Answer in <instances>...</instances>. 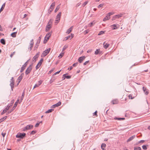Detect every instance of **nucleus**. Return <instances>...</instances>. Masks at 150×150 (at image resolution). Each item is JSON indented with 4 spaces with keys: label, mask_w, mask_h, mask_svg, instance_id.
I'll list each match as a JSON object with an SVG mask.
<instances>
[{
    "label": "nucleus",
    "mask_w": 150,
    "mask_h": 150,
    "mask_svg": "<svg viewBox=\"0 0 150 150\" xmlns=\"http://www.w3.org/2000/svg\"><path fill=\"white\" fill-rule=\"evenodd\" d=\"M42 81L41 80L39 81L38 83H37L35 84V86H34L33 89L35 88L38 87L42 83Z\"/></svg>",
    "instance_id": "16"
},
{
    "label": "nucleus",
    "mask_w": 150,
    "mask_h": 150,
    "mask_svg": "<svg viewBox=\"0 0 150 150\" xmlns=\"http://www.w3.org/2000/svg\"><path fill=\"white\" fill-rule=\"evenodd\" d=\"M89 62V61H87L83 63V65H85Z\"/></svg>",
    "instance_id": "60"
},
{
    "label": "nucleus",
    "mask_w": 150,
    "mask_h": 150,
    "mask_svg": "<svg viewBox=\"0 0 150 150\" xmlns=\"http://www.w3.org/2000/svg\"><path fill=\"white\" fill-rule=\"evenodd\" d=\"M110 18V17H108V16L107 15L103 19V21H106L109 20Z\"/></svg>",
    "instance_id": "34"
},
{
    "label": "nucleus",
    "mask_w": 150,
    "mask_h": 150,
    "mask_svg": "<svg viewBox=\"0 0 150 150\" xmlns=\"http://www.w3.org/2000/svg\"><path fill=\"white\" fill-rule=\"evenodd\" d=\"M61 104V102L59 101L56 104L53 105L51 107V108H54L56 107H57L60 106Z\"/></svg>",
    "instance_id": "11"
},
{
    "label": "nucleus",
    "mask_w": 150,
    "mask_h": 150,
    "mask_svg": "<svg viewBox=\"0 0 150 150\" xmlns=\"http://www.w3.org/2000/svg\"><path fill=\"white\" fill-rule=\"evenodd\" d=\"M131 137H129V139H128L127 140V142H129L130 141H131Z\"/></svg>",
    "instance_id": "62"
},
{
    "label": "nucleus",
    "mask_w": 150,
    "mask_h": 150,
    "mask_svg": "<svg viewBox=\"0 0 150 150\" xmlns=\"http://www.w3.org/2000/svg\"><path fill=\"white\" fill-rule=\"evenodd\" d=\"M17 32H14L11 34V36L13 38L16 37V34Z\"/></svg>",
    "instance_id": "32"
},
{
    "label": "nucleus",
    "mask_w": 150,
    "mask_h": 150,
    "mask_svg": "<svg viewBox=\"0 0 150 150\" xmlns=\"http://www.w3.org/2000/svg\"><path fill=\"white\" fill-rule=\"evenodd\" d=\"M41 38V35L39 37L38 39L37 40V42L36 43V44L35 45L34 47V49L35 50H36L38 48V44H39V43L40 41Z\"/></svg>",
    "instance_id": "6"
},
{
    "label": "nucleus",
    "mask_w": 150,
    "mask_h": 150,
    "mask_svg": "<svg viewBox=\"0 0 150 150\" xmlns=\"http://www.w3.org/2000/svg\"><path fill=\"white\" fill-rule=\"evenodd\" d=\"M100 51V49H98L96 50L95 52V54H99Z\"/></svg>",
    "instance_id": "38"
},
{
    "label": "nucleus",
    "mask_w": 150,
    "mask_h": 150,
    "mask_svg": "<svg viewBox=\"0 0 150 150\" xmlns=\"http://www.w3.org/2000/svg\"><path fill=\"white\" fill-rule=\"evenodd\" d=\"M64 54V53H61L58 56V57H60V58H61L63 56V55Z\"/></svg>",
    "instance_id": "47"
},
{
    "label": "nucleus",
    "mask_w": 150,
    "mask_h": 150,
    "mask_svg": "<svg viewBox=\"0 0 150 150\" xmlns=\"http://www.w3.org/2000/svg\"><path fill=\"white\" fill-rule=\"evenodd\" d=\"M43 61V58H42L40 60V61L38 63V64H37V65L36 66V69H38L40 67V66L42 64V62Z\"/></svg>",
    "instance_id": "9"
},
{
    "label": "nucleus",
    "mask_w": 150,
    "mask_h": 150,
    "mask_svg": "<svg viewBox=\"0 0 150 150\" xmlns=\"http://www.w3.org/2000/svg\"><path fill=\"white\" fill-rule=\"evenodd\" d=\"M50 48H49L43 51L42 53V55H43V57H45L49 53L50 51Z\"/></svg>",
    "instance_id": "8"
},
{
    "label": "nucleus",
    "mask_w": 150,
    "mask_h": 150,
    "mask_svg": "<svg viewBox=\"0 0 150 150\" xmlns=\"http://www.w3.org/2000/svg\"><path fill=\"white\" fill-rule=\"evenodd\" d=\"M25 135L26 134L24 133H18L17 134L16 137L17 138H20L21 139H23L24 137H25Z\"/></svg>",
    "instance_id": "3"
},
{
    "label": "nucleus",
    "mask_w": 150,
    "mask_h": 150,
    "mask_svg": "<svg viewBox=\"0 0 150 150\" xmlns=\"http://www.w3.org/2000/svg\"><path fill=\"white\" fill-rule=\"evenodd\" d=\"M63 77H64V79H64L65 78H66L67 79H69L71 77V76H66V74H64L63 75Z\"/></svg>",
    "instance_id": "31"
},
{
    "label": "nucleus",
    "mask_w": 150,
    "mask_h": 150,
    "mask_svg": "<svg viewBox=\"0 0 150 150\" xmlns=\"http://www.w3.org/2000/svg\"><path fill=\"white\" fill-rule=\"evenodd\" d=\"M61 13L60 12L57 15L56 18V19L60 18L61 17Z\"/></svg>",
    "instance_id": "35"
},
{
    "label": "nucleus",
    "mask_w": 150,
    "mask_h": 150,
    "mask_svg": "<svg viewBox=\"0 0 150 150\" xmlns=\"http://www.w3.org/2000/svg\"><path fill=\"white\" fill-rule=\"evenodd\" d=\"M147 146L148 145H143L142 146V148L144 150H146L147 149Z\"/></svg>",
    "instance_id": "39"
},
{
    "label": "nucleus",
    "mask_w": 150,
    "mask_h": 150,
    "mask_svg": "<svg viewBox=\"0 0 150 150\" xmlns=\"http://www.w3.org/2000/svg\"><path fill=\"white\" fill-rule=\"evenodd\" d=\"M103 45L105 49L108 48L110 45L109 44L106 43L105 42H104L103 43Z\"/></svg>",
    "instance_id": "23"
},
{
    "label": "nucleus",
    "mask_w": 150,
    "mask_h": 150,
    "mask_svg": "<svg viewBox=\"0 0 150 150\" xmlns=\"http://www.w3.org/2000/svg\"><path fill=\"white\" fill-rule=\"evenodd\" d=\"M54 69H53L51 70L48 72V74H51L53 71Z\"/></svg>",
    "instance_id": "57"
},
{
    "label": "nucleus",
    "mask_w": 150,
    "mask_h": 150,
    "mask_svg": "<svg viewBox=\"0 0 150 150\" xmlns=\"http://www.w3.org/2000/svg\"><path fill=\"white\" fill-rule=\"evenodd\" d=\"M51 35V34L50 33H48L46 34V36L45 37V40L46 41H47V40L49 39V38Z\"/></svg>",
    "instance_id": "17"
},
{
    "label": "nucleus",
    "mask_w": 150,
    "mask_h": 150,
    "mask_svg": "<svg viewBox=\"0 0 150 150\" xmlns=\"http://www.w3.org/2000/svg\"><path fill=\"white\" fill-rule=\"evenodd\" d=\"M134 150H141V148L140 147H134Z\"/></svg>",
    "instance_id": "41"
},
{
    "label": "nucleus",
    "mask_w": 150,
    "mask_h": 150,
    "mask_svg": "<svg viewBox=\"0 0 150 150\" xmlns=\"http://www.w3.org/2000/svg\"><path fill=\"white\" fill-rule=\"evenodd\" d=\"M24 74L23 73H22L21 74L20 76L18 78L17 80L18 81V83H19L22 80L23 77V76Z\"/></svg>",
    "instance_id": "18"
},
{
    "label": "nucleus",
    "mask_w": 150,
    "mask_h": 150,
    "mask_svg": "<svg viewBox=\"0 0 150 150\" xmlns=\"http://www.w3.org/2000/svg\"><path fill=\"white\" fill-rule=\"evenodd\" d=\"M33 39H32L30 41V45L29 46V47L28 48V49H30V50H31L32 49L33 47Z\"/></svg>",
    "instance_id": "10"
},
{
    "label": "nucleus",
    "mask_w": 150,
    "mask_h": 150,
    "mask_svg": "<svg viewBox=\"0 0 150 150\" xmlns=\"http://www.w3.org/2000/svg\"><path fill=\"white\" fill-rule=\"evenodd\" d=\"M72 69V66H70L68 68V69H69L70 70H71Z\"/></svg>",
    "instance_id": "64"
},
{
    "label": "nucleus",
    "mask_w": 150,
    "mask_h": 150,
    "mask_svg": "<svg viewBox=\"0 0 150 150\" xmlns=\"http://www.w3.org/2000/svg\"><path fill=\"white\" fill-rule=\"evenodd\" d=\"M61 70L59 71H57L56 72H55L53 75V76H54V75H56L57 74H58L61 71Z\"/></svg>",
    "instance_id": "53"
},
{
    "label": "nucleus",
    "mask_w": 150,
    "mask_h": 150,
    "mask_svg": "<svg viewBox=\"0 0 150 150\" xmlns=\"http://www.w3.org/2000/svg\"><path fill=\"white\" fill-rule=\"evenodd\" d=\"M111 27L113 30L117 29L118 28V27H117V25H116L115 24H114L113 25H111Z\"/></svg>",
    "instance_id": "26"
},
{
    "label": "nucleus",
    "mask_w": 150,
    "mask_h": 150,
    "mask_svg": "<svg viewBox=\"0 0 150 150\" xmlns=\"http://www.w3.org/2000/svg\"><path fill=\"white\" fill-rule=\"evenodd\" d=\"M36 133V131H33L31 132L30 134H35Z\"/></svg>",
    "instance_id": "48"
},
{
    "label": "nucleus",
    "mask_w": 150,
    "mask_h": 150,
    "mask_svg": "<svg viewBox=\"0 0 150 150\" xmlns=\"http://www.w3.org/2000/svg\"><path fill=\"white\" fill-rule=\"evenodd\" d=\"M60 18L56 19L55 21V24H57L59 21Z\"/></svg>",
    "instance_id": "42"
},
{
    "label": "nucleus",
    "mask_w": 150,
    "mask_h": 150,
    "mask_svg": "<svg viewBox=\"0 0 150 150\" xmlns=\"http://www.w3.org/2000/svg\"><path fill=\"white\" fill-rule=\"evenodd\" d=\"M53 20L52 19H50L47 24L52 25Z\"/></svg>",
    "instance_id": "40"
},
{
    "label": "nucleus",
    "mask_w": 150,
    "mask_h": 150,
    "mask_svg": "<svg viewBox=\"0 0 150 150\" xmlns=\"http://www.w3.org/2000/svg\"><path fill=\"white\" fill-rule=\"evenodd\" d=\"M143 89L145 94L146 95H147L149 93V92L148 89L144 87H143Z\"/></svg>",
    "instance_id": "20"
},
{
    "label": "nucleus",
    "mask_w": 150,
    "mask_h": 150,
    "mask_svg": "<svg viewBox=\"0 0 150 150\" xmlns=\"http://www.w3.org/2000/svg\"><path fill=\"white\" fill-rule=\"evenodd\" d=\"M40 54V52H38L37 53L35 56L33 57V59L35 60V61L39 57Z\"/></svg>",
    "instance_id": "22"
},
{
    "label": "nucleus",
    "mask_w": 150,
    "mask_h": 150,
    "mask_svg": "<svg viewBox=\"0 0 150 150\" xmlns=\"http://www.w3.org/2000/svg\"><path fill=\"white\" fill-rule=\"evenodd\" d=\"M5 3H4L2 5L1 8L0 9V13L3 10V9L4 8L5 6Z\"/></svg>",
    "instance_id": "27"
},
{
    "label": "nucleus",
    "mask_w": 150,
    "mask_h": 150,
    "mask_svg": "<svg viewBox=\"0 0 150 150\" xmlns=\"http://www.w3.org/2000/svg\"><path fill=\"white\" fill-rule=\"evenodd\" d=\"M32 65H30L26 70L25 73L26 75L28 74L31 71L32 69Z\"/></svg>",
    "instance_id": "7"
},
{
    "label": "nucleus",
    "mask_w": 150,
    "mask_h": 150,
    "mask_svg": "<svg viewBox=\"0 0 150 150\" xmlns=\"http://www.w3.org/2000/svg\"><path fill=\"white\" fill-rule=\"evenodd\" d=\"M88 2V1H86L82 5L83 6H84L86 4H87Z\"/></svg>",
    "instance_id": "45"
},
{
    "label": "nucleus",
    "mask_w": 150,
    "mask_h": 150,
    "mask_svg": "<svg viewBox=\"0 0 150 150\" xmlns=\"http://www.w3.org/2000/svg\"><path fill=\"white\" fill-rule=\"evenodd\" d=\"M66 47L64 46L63 48V49L62 50V51H64L66 49Z\"/></svg>",
    "instance_id": "61"
},
{
    "label": "nucleus",
    "mask_w": 150,
    "mask_h": 150,
    "mask_svg": "<svg viewBox=\"0 0 150 150\" xmlns=\"http://www.w3.org/2000/svg\"><path fill=\"white\" fill-rule=\"evenodd\" d=\"M114 119L115 120H124L125 119V118L124 117H115L114 118Z\"/></svg>",
    "instance_id": "28"
},
{
    "label": "nucleus",
    "mask_w": 150,
    "mask_h": 150,
    "mask_svg": "<svg viewBox=\"0 0 150 150\" xmlns=\"http://www.w3.org/2000/svg\"><path fill=\"white\" fill-rule=\"evenodd\" d=\"M6 118H7V116H6L4 117L3 118H2L1 119H0V122L1 123V122L5 120L6 119Z\"/></svg>",
    "instance_id": "36"
},
{
    "label": "nucleus",
    "mask_w": 150,
    "mask_h": 150,
    "mask_svg": "<svg viewBox=\"0 0 150 150\" xmlns=\"http://www.w3.org/2000/svg\"><path fill=\"white\" fill-rule=\"evenodd\" d=\"M104 33V32L103 31H101L98 33V35H100Z\"/></svg>",
    "instance_id": "44"
},
{
    "label": "nucleus",
    "mask_w": 150,
    "mask_h": 150,
    "mask_svg": "<svg viewBox=\"0 0 150 150\" xmlns=\"http://www.w3.org/2000/svg\"><path fill=\"white\" fill-rule=\"evenodd\" d=\"M74 35L72 34H71L70 35L68 36L65 37V38L64 39V40H67L69 39H72Z\"/></svg>",
    "instance_id": "14"
},
{
    "label": "nucleus",
    "mask_w": 150,
    "mask_h": 150,
    "mask_svg": "<svg viewBox=\"0 0 150 150\" xmlns=\"http://www.w3.org/2000/svg\"><path fill=\"white\" fill-rule=\"evenodd\" d=\"M78 64V62H76V63H74V64H73L72 66L73 67H76V66H77Z\"/></svg>",
    "instance_id": "50"
},
{
    "label": "nucleus",
    "mask_w": 150,
    "mask_h": 150,
    "mask_svg": "<svg viewBox=\"0 0 150 150\" xmlns=\"http://www.w3.org/2000/svg\"><path fill=\"white\" fill-rule=\"evenodd\" d=\"M85 56L80 57L79 58L78 61L79 63H81L85 59Z\"/></svg>",
    "instance_id": "13"
},
{
    "label": "nucleus",
    "mask_w": 150,
    "mask_h": 150,
    "mask_svg": "<svg viewBox=\"0 0 150 150\" xmlns=\"http://www.w3.org/2000/svg\"><path fill=\"white\" fill-rule=\"evenodd\" d=\"M106 146V144H102L101 145V148L103 150H105V147Z\"/></svg>",
    "instance_id": "30"
},
{
    "label": "nucleus",
    "mask_w": 150,
    "mask_h": 150,
    "mask_svg": "<svg viewBox=\"0 0 150 150\" xmlns=\"http://www.w3.org/2000/svg\"><path fill=\"white\" fill-rule=\"evenodd\" d=\"M94 23H93V22H92L90 23L88 25H90V26H91Z\"/></svg>",
    "instance_id": "58"
},
{
    "label": "nucleus",
    "mask_w": 150,
    "mask_h": 150,
    "mask_svg": "<svg viewBox=\"0 0 150 150\" xmlns=\"http://www.w3.org/2000/svg\"><path fill=\"white\" fill-rule=\"evenodd\" d=\"M54 81V80L53 79H51L50 80V83H52Z\"/></svg>",
    "instance_id": "63"
},
{
    "label": "nucleus",
    "mask_w": 150,
    "mask_h": 150,
    "mask_svg": "<svg viewBox=\"0 0 150 150\" xmlns=\"http://www.w3.org/2000/svg\"><path fill=\"white\" fill-rule=\"evenodd\" d=\"M59 6H58L55 9V12H56L59 9Z\"/></svg>",
    "instance_id": "46"
},
{
    "label": "nucleus",
    "mask_w": 150,
    "mask_h": 150,
    "mask_svg": "<svg viewBox=\"0 0 150 150\" xmlns=\"http://www.w3.org/2000/svg\"><path fill=\"white\" fill-rule=\"evenodd\" d=\"M112 103L113 104H117L118 103V100L116 99L112 101Z\"/></svg>",
    "instance_id": "29"
},
{
    "label": "nucleus",
    "mask_w": 150,
    "mask_h": 150,
    "mask_svg": "<svg viewBox=\"0 0 150 150\" xmlns=\"http://www.w3.org/2000/svg\"><path fill=\"white\" fill-rule=\"evenodd\" d=\"M27 62H26L25 63V64H24V65H23L22 66V67H21V70H20L21 72H22L23 71V70L25 69V68L26 67V66L27 64Z\"/></svg>",
    "instance_id": "12"
},
{
    "label": "nucleus",
    "mask_w": 150,
    "mask_h": 150,
    "mask_svg": "<svg viewBox=\"0 0 150 150\" xmlns=\"http://www.w3.org/2000/svg\"><path fill=\"white\" fill-rule=\"evenodd\" d=\"M15 52H13L10 55V57L11 58L15 54Z\"/></svg>",
    "instance_id": "49"
},
{
    "label": "nucleus",
    "mask_w": 150,
    "mask_h": 150,
    "mask_svg": "<svg viewBox=\"0 0 150 150\" xmlns=\"http://www.w3.org/2000/svg\"><path fill=\"white\" fill-rule=\"evenodd\" d=\"M14 80L13 78L12 77L11 78V79L10 81V86H11V90L12 91L13 90V88L14 87Z\"/></svg>",
    "instance_id": "4"
},
{
    "label": "nucleus",
    "mask_w": 150,
    "mask_h": 150,
    "mask_svg": "<svg viewBox=\"0 0 150 150\" xmlns=\"http://www.w3.org/2000/svg\"><path fill=\"white\" fill-rule=\"evenodd\" d=\"M1 134L3 136V137H4L5 135H6V133H1Z\"/></svg>",
    "instance_id": "59"
},
{
    "label": "nucleus",
    "mask_w": 150,
    "mask_h": 150,
    "mask_svg": "<svg viewBox=\"0 0 150 150\" xmlns=\"http://www.w3.org/2000/svg\"><path fill=\"white\" fill-rule=\"evenodd\" d=\"M137 95V93L135 90L133 92V94H132V99L134 98Z\"/></svg>",
    "instance_id": "24"
},
{
    "label": "nucleus",
    "mask_w": 150,
    "mask_h": 150,
    "mask_svg": "<svg viewBox=\"0 0 150 150\" xmlns=\"http://www.w3.org/2000/svg\"><path fill=\"white\" fill-rule=\"evenodd\" d=\"M114 14V13L112 12H110V13H108L107 14V16H108V17H109V16H111V15H112Z\"/></svg>",
    "instance_id": "43"
},
{
    "label": "nucleus",
    "mask_w": 150,
    "mask_h": 150,
    "mask_svg": "<svg viewBox=\"0 0 150 150\" xmlns=\"http://www.w3.org/2000/svg\"><path fill=\"white\" fill-rule=\"evenodd\" d=\"M103 6V4H100L98 6V8H99L100 7H102Z\"/></svg>",
    "instance_id": "52"
},
{
    "label": "nucleus",
    "mask_w": 150,
    "mask_h": 150,
    "mask_svg": "<svg viewBox=\"0 0 150 150\" xmlns=\"http://www.w3.org/2000/svg\"><path fill=\"white\" fill-rule=\"evenodd\" d=\"M55 3L54 2H53L51 4L50 8L51 9V10L50 11V12H51L54 9V6H55Z\"/></svg>",
    "instance_id": "21"
},
{
    "label": "nucleus",
    "mask_w": 150,
    "mask_h": 150,
    "mask_svg": "<svg viewBox=\"0 0 150 150\" xmlns=\"http://www.w3.org/2000/svg\"><path fill=\"white\" fill-rule=\"evenodd\" d=\"M53 110H54V109H49L47 111L45 112V113H49L50 112H52Z\"/></svg>",
    "instance_id": "37"
},
{
    "label": "nucleus",
    "mask_w": 150,
    "mask_h": 150,
    "mask_svg": "<svg viewBox=\"0 0 150 150\" xmlns=\"http://www.w3.org/2000/svg\"><path fill=\"white\" fill-rule=\"evenodd\" d=\"M39 124H40V123H37L35 124V127H38L39 126Z\"/></svg>",
    "instance_id": "55"
},
{
    "label": "nucleus",
    "mask_w": 150,
    "mask_h": 150,
    "mask_svg": "<svg viewBox=\"0 0 150 150\" xmlns=\"http://www.w3.org/2000/svg\"><path fill=\"white\" fill-rule=\"evenodd\" d=\"M33 127V125H28L26 127H24L23 129V131H25L26 130H28L30 129H32Z\"/></svg>",
    "instance_id": "5"
},
{
    "label": "nucleus",
    "mask_w": 150,
    "mask_h": 150,
    "mask_svg": "<svg viewBox=\"0 0 150 150\" xmlns=\"http://www.w3.org/2000/svg\"><path fill=\"white\" fill-rule=\"evenodd\" d=\"M73 26H71L69 29H68L66 32V33L69 34L72 31L73 29Z\"/></svg>",
    "instance_id": "25"
},
{
    "label": "nucleus",
    "mask_w": 150,
    "mask_h": 150,
    "mask_svg": "<svg viewBox=\"0 0 150 150\" xmlns=\"http://www.w3.org/2000/svg\"><path fill=\"white\" fill-rule=\"evenodd\" d=\"M14 102V100H13L11 101V103L10 104H8L6 107L3 110V111L1 112V115H3L6 112L7 110H8L9 108L12 106Z\"/></svg>",
    "instance_id": "1"
},
{
    "label": "nucleus",
    "mask_w": 150,
    "mask_h": 150,
    "mask_svg": "<svg viewBox=\"0 0 150 150\" xmlns=\"http://www.w3.org/2000/svg\"><path fill=\"white\" fill-rule=\"evenodd\" d=\"M52 25H51L47 24V25H46L45 29V31L46 32L48 31L51 28Z\"/></svg>",
    "instance_id": "15"
},
{
    "label": "nucleus",
    "mask_w": 150,
    "mask_h": 150,
    "mask_svg": "<svg viewBox=\"0 0 150 150\" xmlns=\"http://www.w3.org/2000/svg\"><path fill=\"white\" fill-rule=\"evenodd\" d=\"M24 95H25V91H24V90L23 92L22 93L21 97H22V98H23L24 96Z\"/></svg>",
    "instance_id": "51"
},
{
    "label": "nucleus",
    "mask_w": 150,
    "mask_h": 150,
    "mask_svg": "<svg viewBox=\"0 0 150 150\" xmlns=\"http://www.w3.org/2000/svg\"><path fill=\"white\" fill-rule=\"evenodd\" d=\"M0 42L3 45H5L6 44L5 40L4 39H1V40Z\"/></svg>",
    "instance_id": "33"
},
{
    "label": "nucleus",
    "mask_w": 150,
    "mask_h": 150,
    "mask_svg": "<svg viewBox=\"0 0 150 150\" xmlns=\"http://www.w3.org/2000/svg\"><path fill=\"white\" fill-rule=\"evenodd\" d=\"M122 14H118V15H116L115 16L113 17L112 20L115 19V18H119L121 16H122Z\"/></svg>",
    "instance_id": "19"
},
{
    "label": "nucleus",
    "mask_w": 150,
    "mask_h": 150,
    "mask_svg": "<svg viewBox=\"0 0 150 150\" xmlns=\"http://www.w3.org/2000/svg\"><path fill=\"white\" fill-rule=\"evenodd\" d=\"M144 142V140H141L140 141H139L138 142L139 143H143Z\"/></svg>",
    "instance_id": "54"
},
{
    "label": "nucleus",
    "mask_w": 150,
    "mask_h": 150,
    "mask_svg": "<svg viewBox=\"0 0 150 150\" xmlns=\"http://www.w3.org/2000/svg\"><path fill=\"white\" fill-rule=\"evenodd\" d=\"M88 32L89 31L88 30H86L84 31V33L85 34H87Z\"/></svg>",
    "instance_id": "56"
},
{
    "label": "nucleus",
    "mask_w": 150,
    "mask_h": 150,
    "mask_svg": "<svg viewBox=\"0 0 150 150\" xmlns=\"http://www.w3.org/2000/svg\"><path fill=\"white\" fill-rule=\"evenodd\" d=\"M19 101V100L18 99L17 101L15 102V103L14 106L13 107V108H12V109L10 110L9 111H8L6 113V115H8L9 113L11 112L16 107L17 104L18 103V102Z\"/></svg>",
    "instance_id": "2"
}]
</instances>
